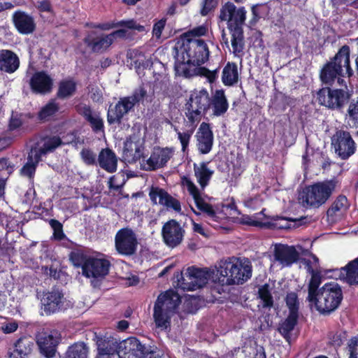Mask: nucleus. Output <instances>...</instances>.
Here are the masks:
<instances>
[{
	"label": "nucleus",
	"mask_w": 358,
	"mask_h": 358,
	"mask_svg": "<svg viewBox=\"0 0 358 358\" xmlns=\"http://www.w3.org/2000/svg\"><path fill=\"white\" fill-rule=\"evenodd\" d=\"M246 13L243 6L236 8L230 1L225 3L220 9L219 17L222 21H227V28L231 35V45L234 52H240L243 50V26L246 20Z\"/></svg>",
	"instance_id": "7ed1b4c3"
},
{
	"label": "nucleus",
	"mask_w": 358,
	"mask_h": 358,
	"mask_svg": "<svg viewBox=\"0 0 358 358\" xmlns=\"http://www.w3.org/2000/svg\"><path fill=\"white\" fill-rule=\"evenodd\" d=\"M339 278L349 285H358V257L339 270Z\"/></svg>",
	"instance_id": "72a5a7b5"
},
{
	"label": "nucleus",
	"mask_w": 358,
	"mask_h": 358,
	"mask_svg": "<svg viewBox=\"0 0 358 358\" xmlns=\"http://www.w3.org/2000/svg\"><path fill=\"white\" fill-rule=\"evenodd\" d=\"M64 301L62 290L57 287H53L50 290L43 292L41 303L45 315H50L63 309Z\"/></svg>",
	"instance_id": "f3484780"
},
{
	"label": "nucleus",
	"mask_w": 358,
	"mask_h": 358,
	"mask_svg": "<svg viewBox=\"0 0 358 358\" xmlns=\"http://www.w3.org/2000/svg\"><path fill=\"white\" fill-rule=\"evenodd\" d=\"M345 120L350 125L358 128V96L349 100Z\"/></svg>",
	"instance_id": "79ce46f5"
},
{
	"label": "nucleus",
	"mask_w": 358,
	"mask_h": 358,
	"mask_svg": "<svg viewBox=\"0 0 358 358\" xmlns=\"http://www.w3.org/2000/svg\"><path fill=\"white\" fill-rule=\"evenodd\" d=\"M238 72L237 65L234 62H227L222 73V82L225 86H232L238 82Z\"/></svg>",
	"instance_id": "58836bf2"
},
{
	"label": "nucleus",
	"mask_w": 358,
	"mask_h": 358,
	"mask_svg": "<svg viewBox=\"0 0 358 358\" xmlns=\"http://www.w3.org/2000/svg\"><path fill=\"white\" fill-rule=\"evenodd\" d=\"M184 180L189 194L192 195L194 199L196 208L200 211L206 214L208 217L213 219L216 217L217 213L214 210L213 206L205 201L203 198L201 196L199 189L194 183L187 178H185Z\"/></svg>",
	"instance_id": "a878e982"
},
{
	"label": "nucleus",
	"mask_w": 358,
	"mask_h": 358,
	"mask_svg": "<svg viewBox=\"0 0 358 358\" xmlns=\"http://www.w3.org/2000/svg\"><path fill=\"white\" fill-rule=\"evenodd\" d=\"M88 348L83 343H76L69 347L65 358H87Z\"/></svg>",
	"instance_id": "de8ad7c7"
},
{
	"label": "nucleus",
	"mask_w": 358,
	"mask_h": 358,
	"mask_svg": "<svg viewBox=\"0 0 358 358\" xmlns=\"http://www.w3.org/2000/svg\"><path fill=\"white\" fill-rule=\"evenodd\" d=\"M311 278L308 285V301L315 299L316 295L319 294L320 286L322 284V277L321 271L310 274Z\"/></svg>",
	"instance_id": "a18cd8bd"
},
{
	"label": "nucleus",
	"mask_w": 358,
	"mask_h": 358,
	"mask_svg": "<svg viewBox=\"0 0 358 358\" xmlns=\"http://www.w3.org/2000/svg\"><path fill=\"white\" fill-rule=\"evenodd\" d=\"M14 171V165L8 158H0V182L6 184V180Z\"/></svg>",
	"instance_id": "8fccbe9b"
},
{
	"label": "nucleus",
	"mask_w": 358,
	"mask_h": 358,
	"mask_svg": "<svg viewBox=\"0 0 358 358\" xmlns=\"http://www.w3.org/2000/svg\"><path fill=\"white\" fill-rule=\"evenodd\" d=\"M146 96V90L141 86L136 89L131 96H127L126 97L129 98L130 101L134 103V106L135 107V106L142 101Z\"/></svg>",
	"instance_id": "4d7b16f0"
},
{
	"label": "nucleus",
	"mask_w": 358,
	"mask_h": 358,
	"mask_svg": "<svg viewBox=\"0 0 358 358\" xmlns=\"http://www.w3.org/2000/svg\"><path fill=\"white\" fill-rule=\"evenodd\" d=\"M331 145L342 159H347L356 151V143L348 131L337 130L331 137Z\"/></svg>",
	"instance_id": "4468645a"
},
{
	"label": "nucleus",
	"mask_w": 358,
	"mask_h": 358,
	"mask_svg": "<svg viewBox=\"0 0 358 358\" xmlns=\"http://www.w3.org/2000/svg\"><path fill=\"white\" fill-rule=\"evenodd\" d=\"M178 50L199 66L208 59L210 55L206 41L201 38H187Z\"/></svg>",
	"instance_id": "9d476101"
},
{
	"label": "nucleus",
	"mask_w": 358,
	"mask_h": 358,
	"mask_svg": "<svg viewBox=\"0 0 358 358\" xmlns=\"http://www.w3.org/2000/svg\"><path fill=\"white\" fill-rule=\"evenodd\" d=\"M210 95L206 89L194 90L185 105V116L192 126L196 127L210 109Z\"/></svg>",
	"instance_id": "6e6552de"
},
{
	"label": "nucleus",
	"mask_w": 358,
	"mask_h": 358,
	"mask_svg": "<svg viewBox=\"0 0 358 358\" xmlns=\"http://www.w3.org/2000/svg\"><path fill=\"white\" fill-rule=\"evenodd\" d=\"M299 315L289 313L287 318L280 324L278 331L288 342L291 338V332L298 322Z\"/></svg>",
	"instance_id": "a19ab883"
},
{
	"label": "nucleus",
	"mask_w": 358,
	"mask_h": 358,
	"mask_svg": "<svg viewBox=\"0 0 358 358\" xmlns=\"http://www.w3.org/2000/svg\"><path fill=\"white\" fill-rule=\"evenodd\" d=\"M294 221L295 220L276 215L272 217L269 225L275 229H289L292 228L289 222Z\"/></svg>",
	"instance_id": "3c124183"
},
{
	"label": "nucleus",
	"mask_w": 358,
	"mask_h": 358,
	"mask_svg": "<svg viewBox=\"0 0 358 358\" xmlns=\"http://www.w3.org/2000/svg\"><path fill=\"white\" fill-rule=\"evenodd\" d=\"M194 176L197 182L203 189L209 183L213 174V171L210 170L205 162H202L199 167L196 164H194Z\"/></svg>",
	"instance_id": "ea45409f"
},
{
	"label": "nucleus",
	"mask_w": 358,
	"mask_h": 358,
	"mask_svg": "<svg viewBox=\"0 0 358 358\" xmlns=\"http://www.w3.org/2000/svg\"><path fill=\"white\" fill-rule=\"evenodd\" d=\"M185 230L174 219L167 221L162 227V236L164 243L169 247L175 248L183 240Z\"/></svg>",
	"instance_id": "a211bd4d"
},
{
	"label": "nucleus",
	"mask_w": 358,
	"mask_h": 358,
	"mask_svg": "<svg viewBox=\"0 0 358 358\" xmlns=\"http://www.w3.org/2000/svg\"><path fill=\"white\" fill-rule=\"evenodd\" d=\"M330 343L334 347H340L343 345V341L346 339V333L345 331L331 332L329 334Z\"/></svg>",
	"instance_id": "13d9d810"
},
{
	"label": "nucleus",
	"mask_w": 358,
	"mask_h": 358,
	"mask_svg": "<svg viewBox=\"0 0 358 358\" xmlns=\"http://www.w3.org/2000/svg\"><path fill=\"white\" fill-rule=\"evenodd\" d=\"M29 86L33 93L45 94L52 91L53 79L45 71H36L30 78Z\"/></svg>",
	"instance_id": "412c9836"
},
{
	"label": "nucleus",
	"mask_w": 358,
	"mask_h": 358,
	"mask_svg": "<svg viewBox=\"0 0 358 358\" xmlns=\"http://www.w3.org/2000/svg\"><path fill=\"white\" fill-rule=\"evenodd\" d=\"M69 260L75 268L82 269L83 276L96 280L105 278L111 266L108 259L88 255L82 250L71 251Z\"/></svg>",
	"instance_id": "f03ea898"
},
{
	"label": "nucleus",
	"mask_w": 358,
	"mask_h": 358,
	"mask_svg": "<svg viewBox=\"0 0 358 358\" xmlns=\"http://www.w3.org/2000/svg\"><path fill=\"white\" fill-rule=\"evenodd\" d=\"M134 110V103L130 101L129 98L120 97L114 106H110L107 112V122L109 124H120L124 115Z\"/></svg>",
	"instance_id": "6ab92c4d"
},
{
	"label": "nucleus",
	"mask_w": 358,
	"mask_h": 358,
	"mask_svg": "<svg viewBox=\"0 0 358 358\" xmlns=\"http://www.w3.org/2000/svg\"><path fill=\"white\" fill-rule=\"evenodd\" d=\"M285 303L289 308V313L299 315V302L296 293L288 292L285 297Z\"/></svg>",
	"instance_id": "603ef678"
},
{
	"label": "nucleus",
	"mask_w": 358,
	"mask_h": 358,
	"mask_svg": "<svg viewBox=\"0 0 358 358\" xmlns=\"http://www.w3.org/2000/svg\"><path fill=\"white\" fill-rule=\"evenodd\" d=\"M20 59L17 54L10 50H0V71L13 73L20 67Z\"/></svg>",
	"instance_id": "cd10ccee"
},
{
	"label": "nucleus",
	"mask_w": 358,
	"mask_h": 358,
	"mask_svg": "<svg viewBox=\"0 0 358 358\" xmlns=\"http://www.w3.org/2000/svg\"><path fill=\"white\" fill-rule=\"evenodd\" d=\"M250 261L234 259V261L222 262L217 270L218 281L222 285H242L252 276Z\"/></svg>",
	"instance_id": "20e7f679"
},
{
	"label": "nucleus",
	"mask_w": 358,
	"mask_h": 358,
	"mask_svg": "<svg viewBox=\"0 0 358 358\" xmlns=\"http://www.w3.org/2000/svg\"><path fill=\"white\" fill-rule=\"evenodd\" d=\"M181 303V297L176 291L169 289L160 294L154 306L153 318L157 328L166 329L171 326V316Z\"/></svg>",
	"instance_id": "39448f33"
},
{
	"label": "nucleus",
	"mask_w": 358,
	"mask_h": 358,
	"mask_svg": "<svg viewBox=\"0 0 358 358\" xmlns=\"http://www.w3.org/2000/svg\"><path fill=\"white\" fill-rule=\"evenodd\" d=\"M173 155L171 148L155 146L152 148L150 156L146 160L143 159L141 169L147 171H154L165 167Z\"/></svg>",
	"instance_id": "2eb2a0df"
},
{
	"label": "nucleus",
	"mask_w": 358,
	"mask_h": 358,
	"mask_svg": "<svg viewBox=\"0 0 358 358\" xmlns=\"http://www.w3.org/2000/svg\"><path fill=\"white\" fill-rule=\"evenodd\" d=\"M166 20L162 18L155 22L153 25L152 32L153 34L157 37L159 38L162 35V31L166 25Z\"/></svg>",
	"instance_id": "0e129e2a"
},
{
	"label": "nucleus",
	"mask_w": 358,
	"mask_h": 358,
	"mask_svg": "<svg viewBox=\"0 0 358 358\" xmlns=\"http://www.w3.org/2000/svg\"><path fill=\"white\" fill-rule=\"evenodd\" d=\"M343 300L341 286L334 282L325 283L320 289L315 299L309 302L313 303L317 310L322 315H327L340 306Z\"/></svg>",
	"instance_id": "0eeeda50"
},
{
	"label": "nucleus",
	"mask_w": 358,
	"mask_h": 358,
	"mask_svg": "<svg viewBox=\"0 0 358 358\" xmlns=\"http://www.w3.org/2000/svg\"><path fill=\"white\" fill-rule=\"evenodd\" d=\"M174 70L176 75L184 78H191L196 75V71L199 65L193 62L191 59L181 52L178 48H176Z\"/></svg>",
	"instance_id": "5701e85b"
},
{
	"label": "nucleus",
	"mask_w": 358,
	"mask_h": 358,
	"mask_svg": "<svg viewBox=\"0 0 358 358\" xmlns=\"http://www.w3.org/2000/svg\"><path fill=\"white\" fill-rule=\"evenodd\" d=\"M18 328V324L16 322H12L4 324L1 326V329L5 334H11L15 332Z\"/></svg>",
	"instance_id": "69168bd1"
},
{
	"label": "nucleus",
	"mask_w": 358,
	"mask_h": 358,
	"mask_svg": "<svg viewBox=\"0 0 358 358\" xmlns=\"http://www.w3.org/2000/svg\"><path fill=\"white\" fill-rule=\"evenodd\" d=\"M80 157L87 166H96V155L90 148H83L80 151Z\"/></svg>",
	"instance_id": "5fc2aeb1"
},
{
	"label": "nucleus",
	"mask_w": 358,
	"mask_h": 358,
	"mask_svg": "<svg viewBox=\"0 0 358 358\" xmlns=\"http://www.w3.org/2000/svg\"><path fill=\"white\" fill-rule=\"evenodd\" d=\"M94 28H98L102 30H109L113 28L124 27L128 29L137 30L138 31H143L145 29L144 26L138 24L133 20H120L117 22H106L103 24H98L94 26Z\"/></svg>",
	"instance_id": "4c0bfd02"
},
{
	"label": "nucleus",
	"mask_w": 358,
	"mask_h": 358,
	"mask_svg": "<svg viewBox=\"0 0 358 358\" xmlns=\"http://www.w3.org/2000/svg\"><path fill=\"white\" fill-rule=\"evenodd\" d=\"M48 222L53 230L54 238L57 241L64 240L66 237V235L64 233L62 224L56 219H50Z\"/></svg>",
	"instance_id": "864d4df0"
},
{
	"label": "nucleus",
	"mask_w": 358,
	"mask_h": 358,
	"mask_svg": "<svg viewBox=\"0 0 358 358\" xmlns=\"http://www.w3.org/2000/svg\"><path fill=\"white\" fill-rule=\"evenodd\" d=\"M59 110V106L54 99H51L43 106L37 115V119L41 122H47Z\"/></svg>",
	"instance_id": "37998d69"
},
{
	"label": "nucleus",
	"mask_w": 358,
	"mask_h": 358,
	"mask_svg": "<svg viewBox=\"0 0 358 358\" xmlns=\"http://www.w3.org/2000/svg\"><path fill=\"white\" fill-rule=\"evenodd\" d=\"M195 127L192 126V128L189 130H187L184 132L178 131L177 129L175 130L178 134V138L180 141L182 145V150L185 152L189 146V143L191 139V137L194 131Z\"/></svg>",
	"instance_id": "6e6d98bb"
},
{
	"label": "nucleus",
	"mask_w": 358,
	"mask_h": 358,
	"mask_svg": "<svg viewBox=\"0 0 358 358\" xmlns=\"http://www.w3.org/2000/svg\"><path fill=\"white\" fill-rule=\"evenodd\" d=\"M76 112L81 115L90 125L94 133L104 131V123L99 113L92 110L90 105L79 103L75 107Z\"/></svg>",
	"instance_id": "b1692460"
},
{
	"label": "nucleus",
	"mask_w": 358,
	"mask_h": 358,
	"mask_svg": "<svg viewBox=\"0 0 358 358\" xmlns=\"http://www.w3.org/2000/svg\"><path fill=\"white\" fill-rule=\"evenodd\" d=\"M61 340V334L56 329L39 332L36 336V341L40 355L45 358H54Z\"/></svg>",
	"instance_id": "9b49d317"
},
{
	"label": "nucleus",
	"mask_w": 358,
	"mask_h": 358,
	"mask_svg": "<svg viewBox=\"0 0 358 358\" xmlns=\"http://www.w3.org/2000/svg\"><path fill=\"white\" fill-rule=\"evenodd\" d=\"M199 74L206 78L210 83H213L218 78L219 68H217L213 71H210L206 67H200L199 69Z\"/></svg>",
	"instance_id": "bf43d9fd"
},
{
	"label": "nucleus",
	"mask_w": 358,
	"mask_h": 358,
	"mask_svg": "<svg viewBox=\"0 0 358 358\" xmlns=\"http://www.w3.org/2000/svg\"><path fill=\"white\" fill-rule=\"evenodd\" d=\"M62 144L61 138L58 136H52L44 138V143L42 147L38 148L36 145L31 146V149L34 150L37 155L42 158V156L48 152H53L56 148Z\"/></svg>",
	"instance_id": "e433bc0d"
},
{
	"label": "nucleus",
	"mask_w": 358,
	"mask_h": 358,
	"mask_svg": "<svg viewBox=\"0 0 358 358\" xmlns=\"http://www.w3.org/2000/svg\"><path fill=\"white\" fill-rule=\"evenodd\" d=\"M12 21L17 32L21 34L28 35L36 30L34 17L23 10H15L12 15Z\"/></svg>",
	"instance_id": "393cba45"
},
{
	"label": "nucleus",
	"mask_w": 358,
	"mask_h": 358,
	"mask_svg": "<svg viewBox=\"0 0 358 358\" xmlns=\"http://www.w3.org/2000/svg\"><path fill=\"white\" fill-rule=\"evenodd\" d=\"M209 278L210 272L207 268L190 266L187 268L179 281L183 289L193 291L205 286L208 283Z\"/></svg>",
	"instance_id": "ddd939ff"
},
{
	"label": "nucleus",
	"mask_w": 358,
	"mask_h": 358,
	"mask_svg": "<svg viewBox=\"0 0 358 358\" xmlns=\"http://www.w3.org/2000/svg\"><path fill=\"white\" fill-rule=\"evenodd\" d=\"M128 31L126 29H120L116 31H113L109 34L110 37L113 38V41L114 42L115 39L117 38H126L128 37Z\"/></svg>",
	"instance_id": "338daca9"
},
{
	"label": "nucleus",
	"mask_w": 358,
	"mask_h": 358,
	"mask_svg": "<svg viewBox=\"0 0 358 358\" xmlns=\"http://www.w3.org/2000/svg\"><path fill=\"white\" fill-rule=\"evenodd\" d=\"M22 115V114H12L8 125V129L10 131L18 129L22 126L23 121L21 118Z\"/></svg>",
	"instance_id": "052dcab7"
},
{
	"label": "nucleus",
	"mask_w": 358,
	"mask_h": 358,
	"mask_svg": "<svg viewBox=\"0 0 358 358\" xmlns=\"http://www.w3.org/2000/svg\"><path fill=\"white\" fill-rule=\"evenodd\" d=\"M196 147L200 154H208L213 145V133L210 124L203 122L196 134Z\"/></svg>",
	"instance_id": "4be33fe9"
},
{
	"label": "nucleus",
	"mask_w": 358,
	"mask_h": 358,
	"mask_svg": "<svg viewBox=\"0 0 358 358\" xmlns=\"http://www.w3.org/2000/svg\"><path fill=\"white\" fill-rule=\"evenodd\" d=\"M350 204L348 198L343 195H338L327 211L328 217L334 216L338 212H343L348 209Z\"/></svg>",
	"instance_id": "c03bdc74"
},
{
	"label": "nucleus",
	"mask_w": 358,
	"mask_h": 358,
	"mask_svg": "<svg viewBox=\"0 0 358 358\" xmlns=\"http://www.w3.org/2000/svg\"><path fill=\"white\" fill-rule=\"evenodd\" d=\"M144 147L138 142L127 140L124 143L122 157L129 164L136 163L143 156Z\"/></svg>",
	"instance_id": "473e14b6"
},
{
	"label": "nucleus",
	"mask_w": 358,
	"mask_h": 358,
	"mask_svg": "<svg viewBox=\"0 0 358 358\" xmlns=\"http://www.w3.org/2000/svg\"><path fill=\"white\" fill-rule=\"evenodd\" d=\"M97 164L108 173H115L117 169V158L112 150L102 149L99 153Z\"/></svg>",
	"instance_id": "7c9ffc66"
},
{
	"label": "nucleus",
	"mask_w": 358,
	"mask_h": 358,
	"mask_svg": "<svg viewBox=\"0 0 358 358\" xmlns=\"http://www.w3.org/2000/svg\"><path fill=\"white\" fill-rule=\"evenodd\" d=\"M120 344V358H146L149 354H153L152 351L134 336L122 341Z\"/></svg>",
	"instance_id": "dca6fc26"
},
{
	"label": "nucleus",
	"mask_w": 358,
	"mask_h": 358,
	"mask_svg": "<svg viewBox=\"0 0 358 358\" xmlns=\"http://www.w3.org/2000/svg\"><path fill=\"white\" fill-rule=\"evenodd\" d=\"M302 262L305 265L307 273L310 274H313L320 271L317 267H315V265L310 259H303Z\"/></svg>",
	"instance_id": "774afa93"
},
{
	"label": "nucleus",
	"mask_w": 358,
	"mask_h": 358,
	"mask_svg": "<svg viewBox=\"0 0 358 358\" xmlns=\"http://www.w3.org/2000/svg\"><path fill=\"white\" fill-rule=\"evenodd\" d=\"M353 74L350 65V48L349 45H344L323 65L320 71V79L323 84L332 86L336 81L341 83L343 81V78H350Z\"/></svg>",
	"instance_id": "f257e3e1"
},
{
	"label": "nucleus",
	"mask_w": 358,
	"mask_h": 358,
	"mask_svg": "<svg viewBox=\"0 0 358 358\" xmlns=\"http://www.w3.org/2000/svg\"><path fill=\"white\" fill-rule=\"evenodd\" d=\"M350 98L349 92L343 89H331L329 86L321 88L317 92V99L320 105L341 113L344 111Z\"/></svg>",
	"instance_id": "1a4fd4ad"
},
{
	"label": "nucleus",
	"mask_w": 358,
	"mask_h": 358,
	"mask_svg": "<svg viewBox=\"0 0 358 358\" xmlns=\"http://www.w3.org/2000/svg\"><path fill=\"white\" fill-rule=\"evenodd\" d=\"M210 108L212 106L213 115L219 117L223 115L229 108V103L224 90H216L210 96Z\"/></svg>",
	"instance_id": "2f4dec72"
},
{
	"label": "nucleus",
	"mask_w": 358,
	"mask_h": 358,
	"mask_svg": "<svg viewBox=\"0 0 358 358\" xmlns=\"http://www.w3.org/2000/svg\"><path fill=\"white\" fill-rule=\"evenodd\" d=\"M96 338L97 350L104 353H108L109 355H114L117 354L119 356V351L120 350V343L119 338L113 336H98L95 334Z\"/></svg>",
	"instance_id": "c756f323"
},
{
	"label": "nucleus",
	"mask_w": 358,
	"mask_h": 358,
	"mask_svg": "<svg viewBox=\"0 0 358 358\" xmlns=\"http://www.w3.org/2000/svg\"><path fill=\"white\" fill-rule=\"evenodd\" d=\"M84 43L90 48L94 52H103L106 51L113 43V38L110 37V34L101 35L94 38H85Z\"/></svg>",
	"instance_id": "c9c22d12"
},
{
	"label": "nucleus",
	"mask_w": 358,
	"mask_h": 358,
	"mask_svg": "<svg viewBox=\"0 0 358 358\" xmlns=\"http://www.w3.org/2000/svg\"><path fill=\"white\" fill-rule=\"evenodd\" d=\"M336 184V180H329L306 186L299 194V199L304 206L318 208L330 198Z\"/></svg>",
	"instance_id": "423d86ee"
},
{
	"label": "nucleus",
	"mask_w": 358,
	"mask_h": 358,
	"mask_svg": "<svg viewBox=\"0 0 358 358\" xmlns=\"http://www.w3.org/2000/svg\"><path fill=\"white\" fill-rule=\"evenodd\" d=\"M274 257L282 266H290L299 260V253L294 246L279 245L275 248Z\"/></svg>",
	"instance_id": "bb28decb"
},
{
	"label": "nucleus",
	"mask_w": 358,
	"mask_h": 358,
	"mask_svg": "<svg viewBox=\"0 0 358 358\" xmlns=\"http://www.w3.org/2000/svg\"><path fill=\"white\" fill-rule=\"evenodd\" d=\"M149 196L153 204H157V199L159 198V204L165 206L167 209H172L177 213L182 210L179 200L172 196L164 189L159 187L152 186Z\"/></svg>",
	"instance_id": "aec40b11"
},
{
	"label": "nucleus",
	"mask_w": 358,
	"mask_h": 358,
	"mask_svg": "<svg viewBox=\"0 0 358 358\" xmlns=\"http://www.w3.org/2000/svg\"><path fill=\"white\" fill-rule=\"evenodd\" d=\"M42 158L37 155L34 150L30 149L27 154V162L20 169L22 176L29 178L30 181H34L37 166Z\"/></svg>",
	"instance_id": "f704fd0d"
},
{
	"label": "nucleus",
	"mask_w": 358,
	"mask_h": 358,
	"mask_svg": "<svg viewBox=\"0 0 358 358\" xmlns=\"http://www.w3.org/2000/svg\"><path fill=\"white\" fill-rule=\"evenodd\" d=\"M76 91V83L72 79L63 80L59 82L57 92L59 99H66L73 95Z\"/></svg>",
	"instance_id": "49530a36"
},
{
	"label": "nucleus",
	"mask_w": 358,
	"mask_h": 358,
	"mask_svg": "<svg viewBox=\"0 0 358 358\" xmlns=\"http://www.w3.org/2000/svg\"><path fill=\"white\" fill-rule=\"evenodd\" d=\"M258 296L263 302L264 308H271L273 306V299L269 289V285L265 283L258 289Z\"/></svg>",
	"instance_id": "09e8293b"
},
{
	"label": "nucleus",
	"mask_w": 358,
	"mask_h": 358,
	"mask_svg": "<svg viewBox=\"0 0 358 358\" xmlns=\"http://www.w3.org/2000/svg\"><path fill=\"white\" fill-rule=\"evenodd\" d=\"M206 32L207 28L205 26L201 25L189 30L186 35L187 38H196V37L204 36Z\"/></svg>",
	"instance_id": "e2e57ef3"
},
{
	"label": "nucleus",
	"mask_w": 358,
	"mask_h": 358,
	"mask_svg": "<svg viewBox=\"0 0 358 358\" xmlns=\"http://www.w3.org/2000/svg\"><path fill=\"white\" fill-rule=\"evenodd\" d=\"M34 348L33 339L29 336L19 338L13 344V350L9 352L10 358H26L29 355Z\"/></svg>",
	"instance_id": "c85d7f7f"
},
{
	"label": "nucleus",
	"mask_w": 358,
	"mask_h": 358,
	"mask_svg": "<svg viewBox=\"0 0 358 358\" xmlns=\"http://www.w3.org/2000/svg\"><path fill=\"white\" fill-rule=\"evenodd\" d=\"M217 5V0H204L200 13L202 16H206L210 11L214 10Z\"/></svg>",
	"instance_id": "680f3d73"
},
{
	"label": "nucleus",
	"mask_w": 358,
	"mask_h": 358,
	"mask_svg": "<svg viewBox=\"0 0 358 358\" xmlns=\"http://www.w3.org/2000/svg\"><path fill=\"white\" fill-rule=\"evenodd\" d=\"M138 241L134 231L129 227L119 229L115 236V247L118 254L132 256L136 254Z\"/></svg>",
	"instance_id": "f8f14e48"
}]
</instances>
